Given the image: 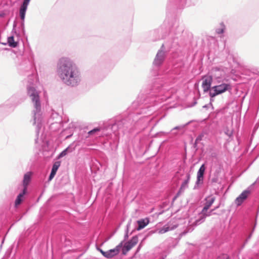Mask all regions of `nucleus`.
<instances>
[{
    "label": "nucleus",
    "mask_w": 259,
    "mask_h": 259,
    "mask_svg": "<svg viewBox=\"0 0 259 259\" xmlns=\"http://www.w3.org/2000/svg\"><path fill=\"white\" fill-rule=\"evenodd\" d=\"M156 109L154 106L145 105L144 107H140L139 111L131 113L127 116L116 117L114 123L111 124V129L114 133L117 130H121L123 132L126 130L132 131L135 130L138 132L142 131L152 120L150 116Z\"/></svg>",
    "instance_id": "obj_1"
},
{
    "label": "nucleus",
    "mask_w": 259,
    "mask_h": 259,
    "mask_svg": "<svg viewBox=\"0 0 259 259\" xmlns=\"http://www.w3.org/2000/svg\"><path fill=\"white\" fill-rule=\"evenodd\" d=\"M184 26L176 18H172L169 23L167 38L158 50L152 62L155 66H161L166 59L167 53L172 48L180 46L183 42V33Z\"/></svg>",
    "instance_id": "obj_2"
},
{
    "label": "nucleus",
    "mask_w": 259,
    "mask_h": 259,
    "mask_svg": "<svg viewBox=\"0 0 259 259\" xmlns=\"http://www.w3.org/2000/svg\"><path fill=\"white\" fill-rule=\"evenodd\" d=\"M57 72L61 81L67 86L75 87L81 81V74L77 65L69 58H61L57 64Z\"/></svg>",
    "instance_id": "obj_3"
},
{
    "label": "nucleus",
    "mask_w": 259,
    "mask_h": 259,
    "mask_svg": "<svg viewBox=\"0 0 259 259\" xmlns=\"http://www.w3.org/2000/svg\"><path fill=\"white\" fill-rule=\"evenodd\" d=\"M27 90L28 96L30 98L33 104L34 109L32 111V124L33 125H36V138L35 139V142L37 143L38 142L39 132L42 125L41 123L42 118L41 111V103L38 93L33 85H28L27 87Z\"/></svg>",
    "instance_id": "obj_4"
},
{
    "label": "nucleus",
    "mask_w": 259,
    "mask_h": 259,
    "mask_svg": "<svg viewBox=\"0 0 259 259\" xmlns=\"http://www.w3.org/2000/svg\"><path fill=\"white\" fill-rule=\"evenodd\" d=\"M30 1V0H23L22 4L20 6L19 9V16L21 20V22L20 25L19 27L20 29L19 32H17L16 30V23L15 22H14L12 32L16 34V35L18 37H20L21 36H26L24 20L25 18L26 12Z\"/></svg>",
    "instance_id": "obj_5"
},
{
    "label": "nucleus",
    "mask_w": 259,
    "mask_h": 259,
    "mask_svg": "<svg viewBox=\"0 0 259 259\" xmlns=\"http://www.w3.org/2000/svg\"><path fill=\"white\" fill-rule=\"evenodd\" d=\"M161 66H155L152 64V68L150 69L149 76L153 78L154 80L152 90L154 93L159 92L163 87L164 82L160 74V69Z\"/></svg>",
    "instance_id": "obj_6"
},
{
    "label": "nucleus",
    "mask_w": 259,
    "mask_h": 259,
    "mask_svg": "<svg viewBox=\"0 0 259 259\" xmlns=\"http://www.w3.org/2000/svg\"><path fill=\"white\" fill-rule=\"evenodd\" d=\"M199 0H168L167 9H183L195 5Z\"/></svg>",
    "instance_id": "obj_7"
},
{
    "label": "nucleus",
    "mask_w": 259,
    "mask_h": 259,
    "mask_svg": "<svg viewBox=\"0 0 259 259\" xmlns=\"http://www.w3.org/2000/svg\"><path fill=\"white\" fill-rule=\"evenodd\" d=\"M34 62L33 59L31 60L23 59L18 66V70L20 74L27 75L28 76L32 77V67L34 66Z\"/></svg>",
    "instance_id": "obj_8"
},
{
    "label": "nucleus",
    "mask_w": 259,
    "mask_h": 259,
    "mask_svg": "<svg viewBox=\"0 0 259 259\" xmlns=\"http://www.w3.org/2000/svg\"><path fill=\"white\" fill-rule=\"evenodd\" d=\"M232 85L230 83H222L221 84L212 87L209 92L210 102L213 101V98L227 91L231 92Z\"/></svg>",
    "instance_id": "obj_9"
},
{
    "label": "nucleus",
    "mask_w": 259,
    "mask_h": 259,
    "mask_svg": "<svg viewBox=\"0 0 259 259\" xmlns=\"http://www.w3.org/2000/svg\"><path fill=\"white\" fill-rule=\"evenodd\" d=\"M205 169L206 166L205 164L203 163L201 165L197 172L196 181L193 188L194 190L197 189L199 188V185H202L203 183Z\"/></svg>",
    "instance_id": "obj_10"
},
{
    "label": "nucleus",
    "mask_w": 259,
    "mask_h": 259,
    "mask_svg": "<svg viewBox=\"0 0 259 259\" xmlns=\"http://www.w3.org/2000/svg\"><path fill=\"white\" fill-rule=\"evenodd\" d=\"M202 88L203 92L206 93L211 89V85L213 81V76L211 75H205L202 78Z\"/></svg>",
    "instance_id": "obj_11"
},
{
    "label": "nucleus",
    "mask_w": 259,
    "mask_h": 259,
    "mask_svg": "<svg viewBox=\"0 0 259 259\" xmlns=\"http://www.w3.org/2000/svg\"><path fill=\"white\" fill-rule=\"evenodd\" d=\"M142 95L139 96L138 98V102H140L141 104H143V105L141 107H144L145 105H150V106H154V108L155 106L157 104L158 101L156 98L152 99L151 100H149V96L146 97V98L144 97V99L143 100V97H141Z\"/></svg>",
    "instance_id": "obj_12"
},
{
    "label": "nucleus",
    "mask_w": 259,
    "mask_h": 259,
    "mask_svg": "<svg viewBox=\"0 0 259 259\" xmlns=\"http://www.w3.org/2000/svg\"><path fill=\"white\" fill-rule=\"evenodd\" d=\"M123 242H121L118 245H117L114 248L111 249L105 252H104L105 254V256L107 258H111L112 257L115 256L117 255L122 246Z\"/></svg>",
    "instance_id": "obj_13"
},
{
    "label": "nucleus",
    "mask_w": 259,
    "mask_h": 259,
    "mask_svg": "<svg viewBox=\"0 0 259 259\" xmlns=\"http://www.w3.org/2000/svg\"><path fill=\"white\" fill-rule=\"evenodd\" d=\"M178 227V224H175L173 225L166 224L164 225L162 228L159 229V230H152L149 233V234H153L157 232L159 234H162L163 233H165L169 231L173 230L175 229H176Z\"/></svg>",
    "instance_id": "obj_14"
},
{
    "label": "nucleus",
    "mask_w": 259,
    "mask_h": 259,
    "mask_svg": "<svg viewBox=\"0 0 259 259\" xmlns=\"http://www.w3.org/2000/svg\"><path fill=\"white\" fill-rule=\"evenodd\" d=\"M250 191L245 190L243 191L235 199V203L237 206L241 205L242 203L247 199Z\"/></svg>",
    "instance_id": "obj_15"
},
{
    "label": "nucleus",
    "mask_w": 259,
    "mask_h": 259,
    "mask_svg": "<svg viewBox=\"0 0 259 259\" xmlns=\"http://www.w3.org/2000/svg\"><path fill=\"white\" fill-rule=\"evenodd\" d=\"M32 176V172L31 171L27 172L24 174L22 181L23 189L27 191V187L31 181Z\"/></svg>",
    "instance_id": "obj_16"
},
{
    "label": "nucleus",
    "mask_w": 259,
    "mask_h": 259,
    "mask_svg": "<svg viewBox=\"0 0 259 259\" xmlns=\"http://www.w3.org/2000/svg\"><path fill=\"white\" fill-rule=\"evenodd\" d=\"M149 219L148 218L138 220L137 221L138 226L136 228V230L137 231H140L143 229L149 224Z\"/></svg>",
    "instance_id": "obj_17"
},
{
    "label": "nucleus",
    "mask_w": 259,
    "mask_h": 259,
    "mask_svg": "<svg viewBox=\"0 0 259 259\" xmlns=\"http://www.w3.org/2000/svg\"><path fill=\"white\" fill-rule=\"evenodd\" d=\"M27 192V190L23 189L22 191L18 195L15 201V205L16 207H17L24 200V196L26 195Z\"/></svg>",
    "instance_id": "obj_18"
},
{
    "label": "nucleus",
    "mask_w": 259,
    "mask_h": 259,
    "mask_svg": "<svg viewBox=\"0 0 259 259\" xmlns=\"http://www.w3.org/2000/svg\"><path fill=\"white\" fill-rule=\"evenodd\" d=\"M75 149L73 144H70L68 147L62 151L57 156L58 159L61 158L66 155L68 153H71Z\"/></svg>",
    "instance_id": "obj_19"
},
{
    "label": "nucleus",
    "mask_w": 259,
    "mask_h": 259,
    "mask_svg": "<svg viewBox=\"0 0 259 259\" xmlns=\"http://www.w3.org/2000/svg\"><path fill=\"white\" fill-rule=\"evenodd\" d=\"M138 242V237L137 235L134 236L130 240L125 243L130 248H132Z\"/></svg>",
    "instance_id": "obj_20"
},
{
    "label": "nucleus",
    "mask_w": 259,
    "mask_h": 259,
    "mask_svg": "<svg viewBox=\"0 0 259 259\" xmlns=\"http://www.w3.org/2000/svg\"><path fill=\"white\" fill-rule=\"evenodd\" d=\"M215 200V198L214 196H209L206 197L205 198V200L206 202L204 203V206L209 209L212 205V204L214 203Z\"/></svg>",
    "instance_id": "obj_21"
},
{
    "label": "nucleus",
    "mask_w": 259,
    "mask_h": 259,
    "mask_svg": "<svg viewBox=\"0 0 259 259\" xmlns=\"http://www.w3.org/2000/svg\"><path fill=\"white\" fill-rule=\"evenodd\" d=\"M8 43L9 46L12 48H16L18 45V42L15 41L14 37L13 35L8 37Z\"/></svg>",
    "instance_id": "obj_22"
},
{
    "label": "nucleus",
    "mask_w": 259,
    "mask_h": 259,
    "mask_svg": "<svg viewBox=\"0 0 259 259\" xmlns=\"http://www.w3.org/2000/svg\"><path fill=\"white\" fill-rule=\"evenodd\" d=\"M190 179V175L189 174H187L186 175V179L182 183L180 190L185 189L186 188L188 187V183L189 182Z\"/></svg>",
    "instance_id": "obj_23"
},
{
    "label": "nucleus",
    "mask_w": 259,
    "mask_h": 259,
    "mask_svg": "<svg viewBox=\"0 0 259 259\" xmlns=\"http://www.w3.org/2000/svg\"><path fill=\"white\" fill-rule=\"evenodd\" d=\"M199 218L195 220L194 224L195 226L199 225L204 222L205 220L206 217L204 215H201V214H198Z\"/></svg>",
    "instance_id": "obj_24"
},
{
    "label": "nucleus",
    "mask_w": 259,
    "mask_h": 259,
    "mask_svg": "<svg viewBox=\"0 0 259 259\" xmlns=\"http://www.w3.org/2000/svg\"><path fill=\"white\" fill-rule=\"evenodd\" d=\"M226 26L223 22L220 23V27L215 29V32L217 34H220L224 32Z\"/></svg>",
    "instance_id": "obj_25"
},
{
    "label": "nucleus",
    "mask_w": 259,
    "mask_h": 259,
    "mask_svg": "<svg viewBox=\"0 0 259 259\" xmlns=\"http://www.w3.org/2000/svg\"><path fill=\"white\" fill-rule=\"evenodd\" d=\"M130 225H131V223L130 222H128L127 225H126V228L125 230V234L124 235V240L123 241H122V242H124V241L126 240L128 237H129V235H128V229H129V227H130Z\"/></svg>",
    "instance_id": "obj_26"
},
{
    "label": "nucleus",
    "mask_w": 259,
    "mask_h": 259,
    "mask_svg": "<svg viewBox=\"0 0 259 259\" xmlns=\"http://www.w3.org/2000/svg\"><path fill=\"white\" fill-rule=\"evenodd\" d=\"M122 253L123 255H125L128 251H129L131 248H130V246H127L126 244L124 243V245L122 246Z\"/></svg>",
    "instance_id": "obj_27"
},
{
    "label": "nucleus",
    "mask_w": 259,
    "mask_h": 259,
    "mask_svg": "<svg viewBox=\"0 0 259 259\" xmlns=\"http://www.w3.org/2000/svg\"><path fill=\"white\" fill-rule=\"evenodd\" d=\"M100 130H101V128L99 127H95L93 130L90 131L88 133V134L89 136L93 135L95 134L96 133L100 131Z\"/></svg>",
    "instance_id": "obj_28"
},
{
    "label": "nucleus",
    "mask_w": 259,
    "mask_h": 259,
    "mask_svg": "<svg viewBox=\"0 0 259 259\" xmlns=\"http://www.w3.org/2000/svg\"><path fill=\"white\" fill-rule=\"evenodd\" d=\"M224 133L229 137L231 138L233 136V130H230L228 127H226L224 130Z\"/></svg>",
    "instance_id": "obj_29"
},
{
    "label": "nucleus",
    "mask_w": 259,
    "mask_h": 259,
    "mask_svg": "<svg viewBox=\"0 0 259 259\" xmlns=\"http://www.w3.org/2000/svg\"><path fill=\"white\" fill-rule=\"evenodd\" d=\"M217 259H231V258L228 254L222 253L217 257Z\"/></svg>",
    "instance_id": "obj_30"
},
{
    "label": "nucleus",
    "mask_w": 259,
    "mask_h": 259,
    "mask_svg": "<svg viewBox=\"0 0 259 259\" xmlns=\"http://www.w3.org/2000/svg\"><path fill=\"white\" fill-rule=\"evenodd\" d=\"M61 164V162L59 161H56L54 163L52 167L58 170Z\"/></svg>",
    "instance_id": "obj_31"
},
{
    "label": "nucleus",
    "mask_w": 259,
    "mask_h": 259,
    "mask_svg": "<svg viewBox=\"0 0 259 259\" xmlns=\"http://www.w3.org/2000/svg\"><path fill=\"white\" fill-rule=\"evenodd\" d=\"M219 181V178L217 176H214L210 180V183L211 185L217 183Z\"/></svg>",
    "instance_id": "obj_32"
},
{
    "label": "nucleus",
    "mask_w": 259,
    "mask_h": 259,
    "mask_svg": "<svg viewBox=\"0 0 259 259\" xmlns=\"http://www.w3.org/2000/svg\"><path fill=\"white\" fill-rule=\"evenodd\" d=\"M208 210V208H207V207H206L205 206H204V207H203L202 210L199 213V214H201V215H204L205 217V214H206V213H207Z\"/></svg>",
    "instance_id": "obj_33"
},
{
    "label": "nucleus",
    "mask_w": 259,
    "mask_h": 259,
    "mask_svg": "<svg viewBox=\"0 0 259 259\" xmlns=\"http://www.w3.org/2000/svg\"><path fill=\"white\" fill-rule=\"evenodd\" d=\"M214 209H211L210 211H207V213H206L205 214V217L206 218L207 217H209L212 214H215V212H214Z\"/></svg>",
    "instance_id": "obj_34"
},
{
    "label": "nucleus",
    "mask_w": 259,
    "mask_h": 259,
    "mask_svg": "<svg viewBox=\"0 0 259 259\" xmlns=\"http://www.w3.org/2000/svg\"><path fill=\"white\" fill-rule=\"evenodd\" d=\"M203 136L204 135L203 134H200L197 137L195 140H196V142H199L202 140Z\"/></svg>",
    "instance_id": "obj_35"
},
{
    "label": "nucleus",
    "mask_w": 259,
    "mask_h": 259,
    "mask_svg": "<svg viewBox=\"0 0 259 259\" xmlns=\"http://www.w3.org/2000/svg\"><path fill=\"white\" fill-rule=\"evenodd\" d=\"M55 175L56 174L51 172L48 178V182L51 181L54 178Z\"/></svg>",
    "instance_id": "obj_36"
},
{
    "label": "nucleus",
    "mask_w": 259,
    "mask_h": 259,
    "mask_svg": "<svg viewBox=\"0 0 259 259\" xmlns=\"http://www.w3.org/2000/svg\"><path fill=\"white\" fill-rule=\"evenodd\" d=\"M97 250H98L99 251H100V252L104 256H105V254H104V252H105V251H104V250H103L101 248H100V247L97 246Z\"/></svg>",
    "instance_id": "obj_37"
},
{
    "label": "nucleus",
    "mask_w": 259,
    "mask_h": 259,
    "mask_svg": "<svg viewBox=\"0 0 259 259\" xmlns=\"http://www.w3.org/2000/svg\"><path fill=\"white\" fill-rule=\"evenodd\" d=\"M184 126V125H183V126H176V127H174V128L171 130V131H174V130L182 129Z\"/></svg>",
    "instance_id": "obj_38"
},
{
    "label": "nucleus",
    "mask_w": 259,
    "mask_h": 259,
    "mask_svg": "<svg viewBox=\"0 0 259 259\" xmlns=\"http://www.w3.org/2000/svg\"><path fill=\"white\" fill-rule=\"evenodd\" d=\"M212 106V104H211V103H210L209 104H206L205 105H204L203 106V108H205V109H208V108H209L210 106Z\"/></svg>",
    "instance_id": "obj_39"
},
{
    "label": "nucleus",
    "mask_w": 259,
    "mask_h": 259,
    "mask_svg": "<svg viewBox=\"0 0 259 259\" xmlns=\"http://www.w3.org/2000/svg\"><path fill=\"white\" fill-rule=\"evenodd\" d=\"M57 170L54 168L52 167L51 172H53V174H56Z\"/></svg>",
    "instance_id": "obj_40"
},
{
    "label": "nucleus",
    "mask_w": 259,
    "mask_h": 259,
    "mask_svg": "<svg viewBox=\"0 0 259 259\" xmlns=\"http://www.w3.org/2000/svg\"><path fill=\"white\" fill-rule=\"evenodd\" d=\"M161 38H162V39H164V38H166V37H165V36L162 35V36L161 37ZM160 39V37H158V38H157L155 39L154 40L155 41V40H158V39Z\"/></svg>",
    "instance_id": "obj_41"
},
{
    "label": "nucleus",
    "mask_w": 259,
    "mask_h": 259,
    "mask_svg": "<svg viewBox=\"0 0 259 259\" xmlns=\"http://www.w3.org/2000/svg\"><path fill=\"white\" fill-rule=\"evenodd\" d=\"M198 142H196V140L195 141V142L193 144V146L194 148H196L197 146V144H198Z\"/></svg>",
    "instance_id": "obj_42"
},
{
    "label": "nucleus",
    "mask_w": 259,
    "mask_h": 259,
    "mask_svg": "<svg viewBox=\"0 0 259 259\" xmlns=\"http://www.w3.org/2000/svg\"><path fill=\"white\" fill-rule=\"evenodd\" d=\"M220 207V203L219 205H218L217 206H215L213 209H214V210H215L218 209Z\"/></svg>",
    "instance_id": "obj_43"
},
{
    "label": "nucleus",
    "mask_w": 259,
    "mask_h": 259,
    "mask_svg": "<svg viewBox=\"0 0 259 259\" xmlns=\"http://www.w3.org/2000/svg\"><path fill=\"white\" fill-rule=\"evenodd\" d=\"M256 74L259 75V68L258 69H256L254 72H253Z\"/></svg>",
    "instance_id": "obj_44"
},
{
    "label": "nucleus",
    "mask_w": 259,
    "mask_h": 259,
    "mask_svg": "<svg viewBox=\"0 0 259 259\" xmlns=\"http://www.w3.org/2000/svg\"><path fill=\"white\" fill-rule=\"evenodd\" d=\"M178 195H179V193H177V194L172 198V201H174L177 199Z\"/></svg>",
    "instance_id": "obj_45"
},
{
    "label": "nucleus",
    "mask_w": 259,
    "mask_h": 259,
    "mask_svg": "<svg viewBox=\"0 0 259 259\" xmlns=\"http://www.w3.org/2000/svg\"><path fill=\"white\" fill-rule=\"evenodd\" d=\"M153 34H157L158 33V30H154L153 32Z\"/></svg>",
    "instance_id": "obj_46"
},
{
    "label": "nucleus",
    "mask_w": 259,
    "mask_h": 259,
    "mask_svg": "<svg viewBox=\"0 0 259 259\" xmlns=\"http://www.w3.org/2000/svg\"><path fill=\"white\" fill-rule=\"evenodd\" d=\"M251 235H252V234H251H251H250V235H249L248 236V237L247 239H250V237H251Z\"/></svg>",
    "instance_id": "obj_47"
},
{
    "label": "nucleus",
    "mask_w": 259,
    "mask_h": 259,
    "mask_svg": "<svg viewBox=\"0 0 259 259\" xmlns=\"http://www.w3.org/2000/svg\"><path fill=\"white\" fill-rule=\"evenodd\" d=\"M4 108V106H0V110H1L2 108Z\"/></svg>",
    "instance_id": "obj_48"
},
{
    "label": "nucleus",
    "mask_w": 259,
    "mask_h": 259,
    "mask_svg": "<svg viewBox=\"0 0 259 259\" xmlns=\"http://www.w3.org/2000/svg\"><path fill=\"white\" fill-rule=\"evenodd\" d=\"M140 246L139 245V246H138V248H137V250H138L139 249H140Z\"/></svg>",
    "instance_id": "obj_49"
},
{
    "label": "nucleus",
    "mask_w": 259,
    "mask_h": 259,
    "mask_svg": "<svg viewBox=\"0 0 259 259\" xmlns=\"http://www.w3.org/2000/svg\"><path fill=\"white\" fill-rule=\"evenodd\" d=\"M192 230H193V229H192V230L191 231H190L189 230L187 231V232H190V231H192Z\"/></svg>",
    "instance_id": "obj_50"
},
{
    "label": "nucleus",
    "mask_w": 259,
    "mask_h": 259,
    "mask_svg": "<svg viewBox=\"0 0 259 259\" xmlns=\"http://www.w3.org/2000/svg\"><path fill=\"white\" fill-rule=\"evenodd\" d=\"M3 14H0V16H1V17H3Z\"/></svg>",
    "instance_id": "obj_51"
},
{
    "label": "nucleus",
    "mask_w": 259,
    "mask_h": 259,
    "mask_svg": "<svg viewBox=\"0 0 259 259\" xmlns=\"http://www.w3.org/2000/svg\"><path fill=\"white\" fill-rule=\"evenodd\" d=\"M134 231H132V232L130 233V235L132 234V233H133Z\"/></svg>",
    "instance_id": "obj_52"
}]
</instances>
